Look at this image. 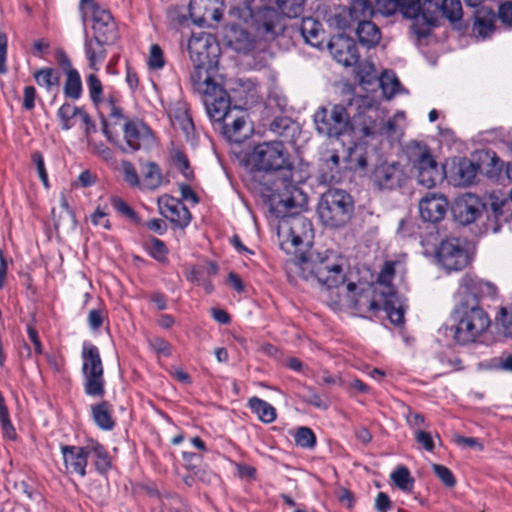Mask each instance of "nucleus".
<instances>
[{
    "label": "nucleus",
    "mask_w": 512,
    "mask_h": 512,
    "mask_svg": "<svg viewBox=\"0 0 512 512\" xmlns=\"http://www.w3.org/2000/svg\"><path fill=\"white\" fill-rule=\"evenodd\" d=\"M249 162L259 171H282L283 191L272 199L276 208L281 206L288 210L302 205L304 195L292 180L289 153L282 141L259 143L253 148Z\"/></svg>",
    "instance_id": "f257e3e1"
},
{
    "label": "nucleus",
    "mask_w": 512,
    "mask_h": 512,
    "mask_svg": "<svg viewBox=\"0 0 512 512\" xmlns=\"http://www.w3.org/2000/svg\"><path fill=\"white\" fill-rule=\"evenodd\" d=\"M290 270L308 282H317L327 288L344 283L343 260L334 252L300 255L292 261Z\"/></svg>",
    "instance_id": "f03ea898"
},
{
    "label": "nucleus",
    "mask_w": 512,
    "mask_h": 512,
    "mask_svg": "<svg viewBox=\"0 0 512 512\" xmlns=\"http://www.w3.org/2000/svg\"><path fill=\"white\" fill-rule=\"evenodd\" d=\"M347 290L350 293L349 298L356 310L360 312H376L383 309L386 311L391 323L401 325L404 322V304H399L395 300L387 298L385 291L381 292L372 284H367L355 294L357 286L354 283H348Z\"/></svg>",
    "instance_id": "7ed1b4c3"
},
{
    "label": "nucleus",
    "mask_w": 512,
    "mask_h": 512,
    "mask_svg": "<svg viewBox=\"0 0 512 512\" xmlns=\"http://www.w3.org/2000/svg\"><path fill=\"white\" fill-rule=\"evenodd\" d=\"M456 326L454 339L459 344L478 340L489 328L488 314L476 302L461 301L455 310Z\"/></svg>",
    "instance_id": "20e7f679"
},
{
    "label": "nucleus",
    "mask_w": 512,
    "mask_h": 512,
    "mask_svg": "<svg viewBox=\"0 0 512 512\" xmlns=\"http://www.w3.org/2000/svg\"><path fill=\"white\" fill-rule=\"evenodd\" d=\"M192 85L203 96L206 112L211 120L220 123L231 113L230 97L228 93L209 76L207 70H198L191 73Z\"/></svg>",
    "instance_id": "39448f33"
},
{
    "label": "nucleus",
    "mask_w": 512,
    "mask_h": 512,
    "mask_svg": "<svg viewBox=\"0 0 512 512\" xmlns=\"http://www.w3.org/2000/svg\"><path fill=\"white\" fill-rule=\"evenodd\" d=\"M353 208V201L348 193L340 189H330L322 195L317 212L325 226L339 228L349 222Z\"/></svg>",
    "instance_id": "423d86ee"
},
{
    "label": "nucleus",
    "mask_w": 512,
    "mask_h": 512,
    "mask_svg": "<svg viewBox=\"0 0 512 512\" xmlns=\"http://www.w3.org/2000/svg\"><path fill=\"white\" fill-rule=\"evenodd\" d=\"M277 236L280 247L287 253H294L311 244L312 224L303 216L283 217L278 223Z\"/></svg>",
    "instance_id": "0eeeda50"
},
{
    "label": "nucleus",
    "mask_w": 512,
    "mask_h": 512,
    "mask_svg": "<svg viewBox=\"0 0 512 512\" xmlns=\"http://www.w3.org/2000/svg\"><path fill=\"white\" fill-rule=\"evenodd\" d=\"M313 121L317 133L328 138H339L353 129L350 113L342 104L320 107Z\"/></svg>",
    "instance_id": "6e6552de"
},
{
    "label": "nucleus",
    "mask_w": 512,
    "mask_h": 512,
    "mask_svg": "<svg viewBox=\"0 0 512 512\" xmlns=\"http://www.w3.org/2000/svg\"><path fill=\"white\" fill-rule=\"evenodd\" d=\"M82 373L84 391L88 396L101 398L105 394V380L99 350L92 344H85L82 349Z\"/></svg>",
    "instance_id": "1a4fd4ad"
},
{
    "label": "nucleus",
    "mask_w": 512,
    "mask_h": 512,
    "mask_svg": "<svg viewBox=\"0 0 512 512\" xmlns=\"http://www.w3.org/2000/svg\"><path fill=\"white\" fill-rule=\"evenodd\" d=\"M412 173L418 184L425 188H433L445 178L442 167L438 165L430 150L425 146H417L410 155Z\"/></svg>",
    "instance_id": "9d476101"
},
{
    "label": "nucleus",
    "mask_w": 512,
    "mask_h": 512,
    "mask_svg": "<svg viewBox=\"0 0 512 512\" xmlns=\"http://www.w3.org/2000/svg\"><path fill=\"white\" fill-rule=\"evenodd\" d=\"M80 12L84 22L91 18L95 39L112 43L117 39L116 24L110 12L97 4L95 0H81Z\"/></svg>",
    "instance_id": "9b49d317"
},
{
    "label": "nucleus",
    "mask_w": 512,
    "mask_h": 512,
    "mask_svg": "<svg viewBox=\"0 0 512 512\" xmlns=\"http://www.w3.org/2000/svg\"><path fill=\"white\" fill-rule=\"evenodd\" d=\"M304 0H277L280 13L274 8H264L259 13L261 28L267 34L276 35L283 30L281 14L288 18L299 16L303 9Z\"/></svg>",
    "instance_id": "f8f14e48"
},
{
    "label": "nucleus",
    "mask_w": 512,
    "mask_h": 512,
    "mask_svg": "<svg viewBox=\"0 0 512 512\" xmlns=\"http://www.w3.org/2000/svg\"><path fill=\"white\" fill-rule=\"evenodd\" d=\"M436 260L447 271H459L469 264L470 257L460 239L447 238L440 243Z\"/></svg>",
    "instance_id": "ddd939ff"
},
{
    "label": "nucleus",
    "mask_w": 512,
    "mask_h": 512,
    "mask_svg": "<svg viewBox=\"0 0 512 512\" xmlns=\"http://www.w3.org/2000/svg\"><path fill=\"white\" fill-rule=\"evenodd\" d=\"M223 136L230 142L242 143L253 134V125L246 110L234 106L219 123Z\"/></svg>",
    "instance_id": "4468645a"
},
{
    "label": "nucleus",
    "mask_w": 512,
    "mask_h": 512,
    "mask_svg": "<svg viewBox=\"0 0 512 512\" xmlns=\"http://www.w3.org/2000/svg\"><path fill=\"white\" fill-rule=\"evenodd\" d=\"M356 105L358 113L354 116L355 123L359 125V129L364 136L374 137L376 133H368V129L373 126L379 128L382 120L385 119V111L377 102L367 96H358L353 98L349 106Z\"/></svg>",
    "instance_id": "2eb2a0df"
},
{
    "label": "nucleus",
    "mask_w": 512,
    "mask_h": 512,
    "mask_svg": "<svg viewBox=\"0 0 512 512\" xmlns=\"http://www.w3.org/2000/svg\"><path fill=\"white\" fill-rule=\"evenodd\" d=\"M188 51L191 60L195 64L192 73L198 70H206L205 65L210 64L217 56L218 46L215 39L208 33L193 34L188 41Z\"/></svg>",
    "instance_id": "dca6fc26"
},
{
    "label": "nucleus",
    "mask_w": 512,
    "mask_h": 512,
    "mask_svg": "<svg viewBox=\"0 0 512 512\" xmlns=\"http://www.w3.org/2000/svg\"><path fill=\"white\" fill-rule=\"evenodd\" d=\"M484 208L485 206L478 196L466 193L454 200L451 213L457 223L465 226L474 223L482 215Z\"/></svg>",
    "instance_id": "f3484780"
},
{
    "label": "nucleus",
    "mask_w": 512,
    "mask_h": 512,
    "mask_svg": "<svg viewBox=\"0 0 512 512\" xmlns=\"http://www.w3.org/2000/svg\"><path fill=\"white\" fill-rule=\"evenodd\" d=\"M124 144L116 139V145L123 152H134L152 143L153 137L149 127L141 121H127L122 125Z\"/></svg>",
    "instance_id": "a211bd4d"
},
{
    "label": "nucleus",
    "mask_w": 512,
    "mask_h": 512,
    "mask_svg": "<svg viewBox=\"0 0 512 512\" xmlns=\"http://www.w3.org/2000/svg\"><path fill=\"white\" fill-rule=\"evenodd\" d=\"M371 179L380 189H394L402 185L405 173L397 162H381L374 168Z\"/></svg>",
    "instance_id": "6ab92c4d"
},
{
    "label": "nucleus",
    "mask_w": 512,
    "mask_h": 512,
    "mask_svg": "<svg viewBox=\"0 0 512 512\" xmlns=\"http://www.w3.org/2000/svg\"><path fill=\"white\" fill-rule=\"evenodd\" d=\"M223 0H190L189 14L192 21L199 25L217 22L222 17Z\"/></svg>",
    "instance_id": "aec40b11"
},
{
    "label": "nucleus",
    "mask_w": 512,
    "mask_h": 512,
    "mask_svg": "<svg viewBox=\"0 0 512 512\" xmlns=\"http://www.w3.org/2000/svg\"><path fill=\"white\" fill-rule=\"evenodd\" d=\"M328 49L332 57L345 67L353 66L359 60L357 46L348 36L342 34L333 36L328 43Z\"/></svg>",
    "instance_id": "412c9836"
},
{
    "label": "nucleus",
    "mask_w": 512,
    "mask_h": 512,
    "mask_svg": "<svg viewBox=\"0 0 512 512\" xmlns=\"http://www.w3.org/2000/svg\"><path fill=\"white\" fill-rule=\"evenodd\" d=\"M159 212L171 223L180 228L189 225L191 214L187 207L178 199L169 195H162L157 200Z\"/></svg>",
    "instance_id": "4be33fe9"
},
{
    "label": "nucleus",
    "mask_w": 512,
    "mask_h": 512,
    "mask_svg": "<svg viewBox=\"0 0 512 512\" xmlns=\"http://www.w3.org/2000/svg\"><path fill=\"white\" fill-rule=\"evenodd\" d=\"M418 207L423 221L436 223L441 221L446 215L448 201L442 194L429 193L419 201Z\"/></svg>",
    "instance_id": "5701e85b"
},
{
    "label": "nucleus",
    "mask_w": 512,
    "mask_h": 512,
    "mask_svg": "<svg viewBox=\"0 0 512 512\" xmlns=\"http://www.w3.org/2000/svg\"><path fill=\"white\" fill-rule=\"evenodd\" d=\"M61 453L68 472L76 473L81 477L86 475V467L88 463L86 445L82 447L65 445L61 447Z\"/></svg>",
    "instance_id": "b1692460"
},
{
    "label": "nucleus",
    "mask_w": 512,
    "mask_h": 512,
    "mask_svg": "<svg viewBox=\"0 0 512 512\" xmlns=\"http://www.w3.org/2000/svg\"><path fill=\"white\" fill-rule=\"evenodd\" d=\"M496 292L497 288L492 283L478 277L465 275L461 280L460 293L472 295L471 302L477 303L479 297H494Z\"/></svg>",
    "instance_id": "393cba45"
},
{
    "label": "nucleus",
    "mask_w": 512,
    "mask_h": 512,
    "mask_svg": "<svg viewBox=\"0 0 512 512\" xmlns=\"http://www.w3.org/2000/svg\"><path fill=\"white\" fill-rule=\"evenodd\" d=\"M224 39L229 47L240 53H247L254 47V39L246 30L236 25L225 29Z\"/></svg>",
    "instance_id": "a878e982"
},
{
    "label": "nucleus",
    "mask_w": 512,
    "mask_h": 512,
    "mask_svg": "<svg viewBox=\"0 0 512 512\" xmlns=\"http://www.w3.org/2000/svg\"><path fill=\"white\" fill-rule=\"evenodd\" d=\"M301 34L305 41L313 47L321 48L324 41V31L321 24L311 18L307 17L302 20Z\"/></svg>",
    "instance_id": "bb28decb"
},
{
    "label": "nucleus",
    "mask_w": 512,
    "mask_h": 512,
    "mask_svg": "<svg viewBox=\"0 0 512 512\" xmlns=\"http://www.w3.org/2000/svg\"><path fill=\"white\" fill-rule=\"evenodd\" d=\"M395 273V263L394 262H386L383 266L377 282L372 284L374 287H377L379 291H385L387 294V298L395 300L399 304H403V301L399 298V296L395 293L393 287L391 286V281L393 279Z\"/></svg>",
    "instance_id": "cd10ccee"
},
{
    "label": "nucleus",
    "mask_w": 512,
    "mask_h": 512,
    "mask_svg": "<svg viewBox=\"0 0 512 512\" xmlns=\"http://www.w3.org/2000/svg\"><path fill=\"white\" fill-rule=\"evenodd\" d=\"M473 32L480 38L488 37L494 30V13L491 9L482 7L474 13Z\"/></svg>",
    "instance_id": "c85d7f7f"
},
{
    "label": "nucleus",
    "mask_w": 512,
    "mask_h": 512,
    "mask_svg": "<svg viewBox=\"0 0 512 512\" xmlns=\"http://www.w3.org/2000/svg\"><path fill=\"white\" fill-rule=\"evenodd\" d=\"M403 120L404 113L398 112L393 118L388 119L387 121H385V119L382 120L379 128H376V126L367 128L368 133H376V136H386L391 139L398 138L401 134L400 122Z\"/></svg>",
    "instance_id": "c756f323"
},
{
    "label": "nucleus",
    "mask_w": 512,
    "mask_h": 512,
    "mask_svg": "<svg viewBox=\"0 0 512 512\" xmlns=\"http://www.w3.org/2000/svg\"><path fill=\"white\" fill-rule=\"evenodd\" d=\"M358 41L368 47H375L381 39L379 28L371 21H362L356 28Z\"/></svg>",
    "instance_id": "7c9ffc66"
},
{
    "label": "nucleus",
    "mask_w": 512,
    "mask_h": 512,
    "mask_svg": "<svg viewBox=\"0 0 512 512\" xmlns=\"http://www.w3.org/2000/svg\"><path fill=\"white\" fill-rule=\"evenodd\" d=\"M77 115H79L83 122L87 125L86 132L88 133L90 130L89 125L91 124L90 117L80 108H77L68 103L63 104L57 112V116L61 122V128L63 130H69L73 126L71 120Z\"/></svg>",
    "instance_id": "2f4dec72"
},
{
    "label": "nucleus",
    "mask_w": 512,
    "mask_h": 512,
    "mask_svg": "<svg viewBox=\"0 0 512 512\" xmlns=\"http://www.w3.org/2000/svg\"><path fill=\"white\" fill-rule=\"evenodd\" d=\"M112 42L99 41L98 39L87 40L85 43V54L89 61V66L92 70L98 71L99 64L103 62L106 56L104 45L111 44Z\"/></svg>",
    "instance_id": "473e14b6"
},
{
    "label": "nucleus",
    "mask_w": 512,
    "mask_h": 512,
    "mask_svg": "<svg viewBox=\"0 0 512 512\" xmlns=\"http://www.w3.org/2000/svg\"><path fill=\"white\" fill-rule=\"evenodd\" d=\"M102 104L104 105V108L107 110V114L110 117L109 120L103 119L102 131L108 141L116 143V136H118V134L114 131V127L122 117L121 109L116 107L112 101H104Z\"/></svg>",
    "instance_id": "72a5a7b5"
},
{
    "label": "nucleus",
    "mask_w": 512,
    "mask_h": 512,
    "mask_svg": "<svg viewBox=\"0 0 512 512\" xmlns=\"http://www.w3.org/2000/svg\"><path fill=\"white\" fill-rule=\"evenodd\" d=\"M88 456L95 458V467L100 473L108 471L111 467V460L106 449L97 441L89 440L86 443Z\"/></svg>",
    "instance_id": "f704fd0d"
},
{
    "label": "nucleus",
    "mask_w": 512,
    "mask_h": 512,
    "mask_svg": "<svg viewBox=\"0 0 512 512\" xmlns=\"http://www.w3.org/2000/svg\"><path fill=\"white\" fill-rule=\"evenodd\" d=\"M508 206L509 202L506 200L492 202V214L487 216V223L485 225L486 231H491L492 233H497L500 231L501 222L507 220V217L504 214Z\"/></svg>",
    "instance_id": "c9c22d12"
},
{
    "label": "nucleus",
    "mask_w": 512,
    "mask_h": 512,
    "mask_svg": "<svg viewBox=\"0 0 512 512\" xmlns=\"http://www.w3.org/2000/svg\"><path fill=\"white\" fill-rule=\"evenodd\" d=\"M92 417L96 425L102 430H111L114 427V421L111 416V406L104 401L93 405L91 408Z\"/></svg>",
    "instance_id": "e433bc0d"
},
{
    "label": "nucleus",
    "mask_w": 512,
    "mask_h": 512,
    "mask_svg": "<svg viewBox=\"0 0 512 512\" xmlns=\"http://www.w3.org/2000/svg\"><path fill=\"white\" fill-rule=\"evenodd\" d=\"M248 406L255 414H257L259 420L264 423H272L276 419L275 408L258 397L250 398Z\"/></svg>",
    "instance_id": "4c0bfd02"
},
{
    "label": "nucleus",
    "mask_w": 512,
    "mask_h": 512,
    "mask_svg": "<svg viewBox=\"0 0 512 512\" xmlns=\"http://www.w3.org/2000/svg\"><path fill=\"white\" fill-rule=\"evenodd\" d=\"M349 17L358 24L362 21H370L374 11L368 0H354L349 7Z\"/></svg>",
    "instance_id": "58836bf2"
},
{
    "label": "nucleus",
    "mask_w": 512,
    "mask_h": 512,
    "mask_svg": "<svg viewBox=\"0 0 512 512\" xmlns=\"http://www.w3.org/2000/svg\"><path fill=\"white\" fill-rule=\"evenodd\" d=\"M172 121L174 126L179 127L184 132L187 139L193 137L194 124L185 106H181L175 111Z\"/></svg>",
    "instance_id": "ea45409f"
},
{
    "label": "nucleus",
    "mask_w": 512,
    "mask_h": 512,
    "mask_svg": "<svg viewBox=\"0 0 512 512\" xmlns=\"http://www.w3.org/2000/svg\"><path fill=\"white\" fill-rule=\"evenodd\" d=\"M144 185L148 189H157L163 183V176L159 166L154 162H148L144 167Z\"/></svg>",
    "instance_id": "a19ab883"
},
{
    "label": "nucleus",
    "mask_w": 512,
    "mask_h": 512,
    "mask_svg": "<svg viewBox=\"0 0 512 512\" xmlns=\"http://www.w3.org/2000/svg\"><path fill=\"white\" fill-rule=\"evenodd\" d=\"M64 94L68 98L79 99L82 94V81L79 72L70 71L66 74Z\"/></svg>",
    "instance_id": "79ce46f5"
},
{
    "label": "nucleus",
    "mask_w": 512,
    "mask_h": 512,
    "mask_svg": "<svg viewBox=\"0 0 512 512\" xmlns=\"http://www.w3.org/2000/svg\"><path fill=\"white\" fill-rule=\"evenodd\" d=\"M378 85L381 87L384 96L387 99L392 98L399 90L400 83L395 73L384 71L380 77Z\"/></svg>",
    "instance_id": "37998d69"
},
{
    "label": "nucleus",
    "mask_w": 512,
    "mask_h": 512,
    "mask_svg": "<svg viewBox=\"0 0 512 512\" xmlns=\"http://www.w3.org/2000/svg\"><path fill=\"white\" fill-rule=\"evenodd\" d=\"M36 83L40 87H44L50 91L53 87H57L60 82V76L51 68H43L34 73Z\"/></svg>",
    "instance_id": "c03bdc74"
},
{
    "label": "nucleus",
    "mask_w": 512,
    "mask_h": 512,
    "mask_svg": "<svg viewBox=\"0 0 512 512\" xmlns=\"http://www.w3.org/2000/svg\"><path fill=\"white\" fill-rule=\"evenodd\" d=\"M391 479L394 484L405 492H411L414 479L411 477L408 468L401 466L391 473Z\"/></svg>",
    "instance_id": "a18cd8bd"
},
{
    "label": "nucleus",
    "mask_w": 512,
    "mask_h": 512,
    "mask_svg": "<svg viewBox=\"0 0 512 512\" xmlns=\"http://www.w3.org/2000/svg\"><path fill=\"white\" fill-rule=\"evenodd\" d=\"M86 84L91 101L95 105L104 103L103 86L100 79L94 73H90L86 77Z\"/></svg>",
    "instance_id": "49530a36"
},
{
    "label": "nucleus",
    "mask_w": 512,
    "mask_h": 512,
    "mask_svg": "<svg viewBox=\"0 0 512 512\" xmlns=\"http://www.w3.org/2000/svg\"><path fill=\"white\" fill-rule=\"evenodd\" d=\"M295 444L301 448L312 449L316 445V436L308 427H299L293 433Z\"/></svg>",
    "instance_id": "de8ad7c7"
},
{
    "label": "nucleus",
    "mask_w": 512,
    "mask_h": 512,
    "mask_svg": "<svg viewBox=\"0 0 512 512\" xmlns=\"http://www.w3.org/2000/svg\"><path fill=\"white\" fill-rule=\"evenodd\" d=\"M347 161L349 162L351 169L364 170L367 167V156L364 148L359 145L348 150Z\"/></svg>",
    "instance_id": "09e8293b"
},
{
    "label": "nucleus",
    "mask_w": 512,
    "mask_h": 512,
    "mask_svg": "<svg viewBox=\"0 0 512 512\" xmlns=\"http://www.w3.org/2000/svg\"><path fill=\"white\" fill-rule=\"evenodd\" d=\"M435 25V17H426L424 14H422L413 18L411 28L418 37H425L429 34L431 27Z\"/></svg>",
    "instance_id": "8fccbe9b"
},
{
    "label": "nucleus",
    "mask_w": 512,
    "mask_h": 512,
    "mask_svg": "<svg viewBox=\"0 0 512 512\" xmlns=\"http://www.w3.org/2000/svg\"><path fill=\"white\" fill-rule=\"evenodd\" d=\"M457 174L461 184H470L477 175V167L468 160H461L457 167Z\"/></svg>",
    "instance_id": "3c124183"
},
{
    "label": "nucleus",
    "mask_w": 512,
    "mask_h": 512,
    "mask_svg": "<svg viewBox=\"0 0 512 512\" xmlns=\"http://www.w3.org/2000/svg\"><path fill=\"white\" fill-rule=\"evenodd\" d=\"M441 12L449 21H458L462 17V5L459 0H443Z\"/></svg>",
    "instance_id": "603ef678"
},
{
    "label": "nucleus",
    "mask_w": 512,
    "mask_h": 512,
    "mask_svg": "<svg viewBox=\"0 0 512 512\" xmlns=\"http://www.w3.org/2000/svg\"><path fill=\"white\" fill-rule=\"evenodd\" d=\"M357 75H358V78H359L361 84L370 85L372 83L378 84V82H379L380 76L378 75V71L375 68V66L371 63L363 64L360 67Z\"/></svg>",
    "instance_id": "864d4df0"
},
{
    "label": "nucleus",
    "mask_w": 512,
    "mask_h": 512,
    "mask_svg": "<svg viewBox=\"0 0 512 512\" xmlns=\"http://www.w3.org/2000/svg\"><path fill=\"white\" fill-rule=\"evenodd\" d=\"M111 204L118 213L126 216L131 221L135 223H138L140 221L137 213L121 198L112 197Z\"/></svg>",
    "instance_id": "5fc2aeb1"
},
{
    "label": "nucleus",
    "mask_w": 512,
    "mask_h": 512,
    "mask_svg": "<svg viewBox=\"0 0 512 512\" xmlns=\"http://www.w3.org/2000/svg\"><path fill=\"white\" fill-rule=\"evenodd\" d=\"M172 159L175 167L186 179H191L193 177V171L190 169L189 161L183 152L174 151Z\"/></svg>",
    "instance_id": "6e6d98bb"
},
{
    "label": "nucleus",
    "mask_w": 512,
    "mask_h": 512,
    "mask_svg": "<svg viewBox=\"0 0 512 512\" xmlns=\"http://www.w3.org/2000/svg\"><path fill=\"white\" fill-rule=\"evenodd\" d=\"M398 10L406 18H415L420 14V0H399Z\"/></svg>",
    "instance_id": "4d7b16f0"
},
{
    "label": "nucleus",
    "mask_w": 512,
    "mask_h": 512,
    "mask_svg": "<svg viewBox=\"0 0 512 512\" xmlns=\"http://www.w3.org/2000/svg\"><path fill=\"white\" fill-rule=\"evenodd\" d=\"M146 248L149 252V254L154 257L155 259L162 261L165 259L167 254V249L165 244L157 239V238H151L146 242Z\"/></svg>",
    "instance_id": "13d9d810"
},
{
    "label": "nucleus",
    "mask_w": 512,
    "mask_h": 512,
    "mask_svg": "<svg viewBox=\"0 0 512 512\" xmlns=\"http://www.w3.org/2000/svg\"><path fill=\"white\" fill-rule=\"evenodd\" d=\"M0 423L4 436L10 440H15L17 438V433L10 421L7 407L0 409Z\"/></svg>",
    "instance_id": "bf43d9fd"
},
{
    "label": "nucleus",
    "mask_w": 512,
    "mask_h": 512,
    "mask_svg": "<svg viewBox=\"0 0 512 512\" xmlns=\"http://www.w3.org/2000/svg\"><path fill=\"white\" fill-rule=\"evenodd\" d=\"M165 64L164 56L161 48L157 44L150 47L148 66L150 69H161Z\"/></svg>",
    "instance_id": "052dcab7"
},
{
    "label": "nucleus",
    "mask_w": 512,
    "mask_h": 512,
    "mask_svg": "<svg viewBox=\"0 0 512 512\" xmlns=\"http://www.w3.org/2000/svg\"><path fill=\"white\" fill-rule=\"evenodd\" d=\"M432 469L446 486L453 487L455 485V478L447 467L440 464H433Z\"/></svg>",
    "instance_id": "680f3d73"
},
{
    "label": "nucleus",
    "mask_w": 512,
    "mask_h": 512,
    "mask_svg": "<svg viewBox=\"0 0 512 512\" xmlns=\"http://www.w3.org/2000/svg\"><path fill=\"white\" fill-rule=\"evenodd\" d=\"M121 168L125 181L131 186H138L139 177L133 165L128 161H123Z\"/></svg>",
    "instance_id": "e2e57ef3"
},
{
    "label": "nucleus",
    "mask_w": 512,
    "mask_h": 512,
    "mask_svg": "<svg viewBox=\"0 0 512 512\" xmlns=\"http://www.w3.org/2000/svg\"><path fill=\"white\" fill-rule=\"evenodd\" d=\"M150 347L159 355L169 356L171 354V345L160 337H154L149 340Z\"/></svg>",
    "instance_id": "0e129e2a"
},
{
    "label": "nucleus",
    "mask_w": 512,
    "mask_h": 512,
    "mask_svg": "<svg viewBox=\"0 0 512 512\" xmlns=\"http://www.w3.org/2000/svg\"><path fill=\"white\" fill-rule=\"evenodd\" d=\"M415 440L418 444H420L425 450L431 452L434 449V441L429 432H426L421 429H417L414 432Z\"/></svg>",
    "instance_id": "69168bd1"
},
{
    "label": "nucleus",
    "mask_w": 512,
    "mask_h": 512,
    "mask_svg": "<svg viewBox=\"0 0 512 512\" xmlns=\"http://www.w3.org/2000/svg\"><path fill=\"white\" fill-rule=\"evenodd\" d=\"M399 7V0H376L377 10L386 16L394 14Z\"/></svg>",
    "instance_id": "338daca9"
},
{
    "label": "nucleus",
    "mask_w": 512,
    "mask_h": 512,
    "mask_svg": "<svg viewBox=\"0 0 512 512\" xmlns=\"http://www.w3.org/2000/svg\"><path fill=\"white\" fill-rule=\"evenodd\" d=\"M498 321L502 325L505 333L512 336V307L510 309L501 308Z\"/></svg>",
    "instance_id": "774afa93"
}]
</instances>
